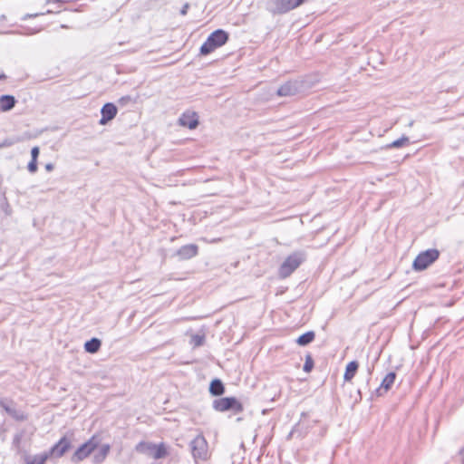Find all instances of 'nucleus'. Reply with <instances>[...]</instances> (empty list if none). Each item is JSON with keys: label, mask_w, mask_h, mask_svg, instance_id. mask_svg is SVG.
Listing matches in <instances>:
<instances>
[{"label": "nucleus", "mask_w": 464, "mask_h": 464, "mask_svg": "<svg viewBox=\"0 0 464 464\" xmlns=\"http://www.w3.org/2000/svg\"><path fill=\"white\" fill-rule=\"evenodd\" d=\"M306 253L299 250L290 254L281 264L278 269L280 278H286L291 276L304 261Z\"/></svg>", "instance_id": "obj_1"}, {"label": "nucleus", "mask_w": 464, "mask_h": 464, "mask_svg": "<svg viewBox=\"0 0 464 464\" xmlns=\"http://www.w3.org/2000/svg\"><path fill=\"white\" fill-rule=\"evenodd\" d=\"M308 87L309 86L306 84V82L304 80L288 81L276 91H273L269 97H272L274 94H276L279 97H291L304 92Z\"/></svg>", "instance_id": "obj_2"}, {"label": "nucleus", "mask_w": 464, "mask_h": 464, "mask_svg": "<svg viewBox=\"0 0 464 464\" xmlns=\"http://www.w3.org/2000/svg\"><path fill=\"white\" fill-rule=\"evenodd\" d=\"M228 39V34L223 30L213 32L200 48L202 55H208L214 50L224 45Z\"/></svg>", "instance_id": "obj_3"}, {"label": "nucleus", "mask_w": 464, "mask_h": 464, "mask_svg": "<svg viewBox=\"0 0 464 464\" xmlns=\"http://www.w3.org/2000/svg\"><path fill=\"white\" fill-rule=\"evenodd\" d=\"M212 408L218 412L232 411L235 414L244 411L243 404L236 397H223L212 402Z\"/></svg>", "instance_id": "obj_4"}, {"label": "nucleus", "mask_w": 464, "mask_h": 464, "mask_svg": "<svg viewBox=\"0 0 464 464\" xmlns=\"http://www.w3.org/2000/svg\"><path fill=\"white\" fill-rule=\"evenodd\" d=\"M135 450L156 459H162L168 455V450L164 443L157 445L153 442L142 440L135 446Z\"/></svg>", "instance_id": "obj_5"}, {"label": "nucleus", "mask_w": 464, "mask_h": 464, "mask_svg": "<svg viewBox=\"0 0 464 464\" xmlns=\"http://www.w3.org/2000/svg\"><path fill=\"white\" fill-rule=\"evenodd\" d=\"M440 257V251L436 248H430L420 252L412 263L415 271H422L434 263Z\"/></svg>", "instance_id": "obj_6"}, {"label": "nucleus", "mask_w": 464, "mask_h": 464, "mask_svg": "<svg viewBox=\"0 0 464 464\" xmlns=\"http://www.w3.org/2000/svg\"><path fill=\"white\" fill-rule=\"evenodd\" d=\"M189 447L191 450V454L195 460H207L208 458V446L207 440L202 434H198L195 439H193Z\"/></svg>", "instance_id": "obj_7"}, {"label": "nucleus", "mask_w": 464, "mask_h": 464, "mask_svg": "<svg viewBox=\"0 0 464 464\" xmlns=\"http://www.w3.org/2000/svg\"><path fill=\"white\" fill-rule=\"evenodd\" d=\"M317 422L315 420H310L307 412H302L299 421L293 427L287 438L289 439L295 434L299 438H304Z\"/></svg>", "instance_id": "obj_8"}, {"label": "nucleus", "mask_w": 464, "mask_h": 464, "mask_svg": "<svg viewBox=\"0 0 464 464\" xmlns=\"http://www.w3.org/2000/svg\"><path fill=\"white\" fill-rule=\"evenodd\" d=\"M304 0H275L268 7L274 14L286 13L303 4Z\"/></svg>", "instance_id": "obj_9"}, {"label": "nucleus", "mask_w": 464, "mask_h": 464, "mask_svg": "<svg viewBox=\"0 0 464 464\" xmlns=\"http://www.w3.org/2000/svg\"><path fill=\"white\" fill-rule=\"evenodd\" d=\"M97 444L92 441V440H89L85 443L82 444L72 454L71 460L73 463H78L87 458L90 454H92L96 449Z\"/></svg>", "instance_id": "obj_10"}, {"label": "nucleus", "mask_w": 464, "mask_h": 464, "mask_svg": "<svg viewBox=\"0 0 464 464\" xmlns=\"http://www.w3.org/2000/svg\"><path fill=\"white\" fill-rule=\"evenodd\" d=\"M198 251L199 247L197 244H187L177 249L173 256H177L179 261H186L197 256Z\"/></svg>", "instance_id": "obj_11"}, {"label": "nucleus", "mask_w": 464, "mask_h": 464, "mask_svg": "<svg viewBox=\"0 0 464 464\" xmlns=\"http://www.w3.org/2000/svg\"><path fill=\"white\" fill-rule=\"evenodd\" d=\"M396 380V372H390L385 375V377L382 379L380 386L374 390V392L372 393V396L376 397H382L384 396L392 387L394 382Z\"/></svg>", "instance_id": "obj_12"}, {"label": "nucleus", "mask_w": 464, "mask_h": 464, "mask_svg": "<svg viewBox=\"0 0 464 464\" xmlns=\"http://www.w3.org/2000/svg\"><path fill=\"white\" fill-rule=\"evenodd\" d=\"M72 447L71 440L66 436L62 437L47 452L49 457L61 458Z\"/></svg>", "instance_id": "obj_13"}, {"label": "nucleus", "mask_w": 464, "mask_h": 464, "mask_svg": "<svg viewBox=\"0 0 464 464\" xmlns=\"http://www.w3.org/2000/svg\"><path fill=\"white\" fill-rule=\"evenodd\" d=\"M14 401L7 398H0V408H2L8 415L14 418L16 420H26V415L21 411H17L13 407Z\"/></svg>", "instance_id": "obj_14"}, {"label": "nucleus", "mask_w": 464, "mask_h": 464, "mask_svg": "<svg viewBox=\"0 0 464 464\" xmlns=\"http://www.w3.org/2000/svg\"><path fill=\"white\" fill-rule=\"evenodd\" d=\"M225 386L220 379H213L208 387V392L212 396H221L225 393Z\"/></svg>", "instance_id": "obj_15"}, {"label": "nucleus", "mask_w": 464, "mask_h": 464, "mask_svg": "<svg viewBox=\"0 0 464 464\" xmlns=\"http://www.w3.org/2000/svg\"><path fill=\"white\" fill-rule=\"evenodd\" d=\"M359 369V362L357 361H352L347 363L343 374L344 382H351Z\"/></svg>", "instance_id": "obj_16"}, {"label": "nucleus", "mask_w": 464, "mask_h": 464, "mask_svg": "<svg viewBox=\"0 0 464 464\" xmlns=\"http://www.w3.org/2000/svg\"><path fill=\"white\" fill-rule=\"evenodd\" d=\"M110 445L109 444H103L100 450L94 453L93 455V463L94 464H101L104 461V459H106L107 455L109 454L110 452Z\"/></svg>", "instance_id": "obj_17"}, {"label": "nucleus", "mask_w": 464, "mask_h": 464, "mask_svg": "<svg viewBox=\"0 0 464 464\" xmlns=\"http://www.w3.org/2000/svg\"><path fill=\"white\" fill-rule=\"evenodd\" d=\"M102 346V341L99 338L92 337L84 343V350L89 353H96Z\"/></svg>", "instance_id": "obj_18"}, {"label": "nucleus", "mask_w": 464, "mask_h": 464, "mask_svg": "<svg viewBox=\"0 0 464 464\" xmlns=\"http://www.w3.org/2000/svg\"><path fill=\"white\" fill-rule=\"evenodd\" d=\"M314 338L315 333L314 331H307L296 339V343L300 346H306L311 343Z\"/></svg>", "instance_id": "obj_19"}, {"label": "nucleus", "mask_w": 464, "mask_h": 464, "mask_svg": "<svg viewBox=\"0 0 464 464\" xmlns=\"http://www.w3.org/2000/svg\"><path fill=\"white\" fill-rule=\"evenodd\" d=\"M410 145V140L407 136L405 135H402L401 138L393 140L392 142L389 143V144H386L383 149L385 150H391V149H393V148H402V147H405V146H408Z\"/></svg>", "instance_id": "obj_20"}, {"label": "nucleus", "mask_w": 464, "mask_h": 464, "mask_svg": "<svg viewBox=\"0 0 464 464\" xmlns=\"http://www.w3.org/2000/svg\"><path fill=\"white\" fill-rule=\"evenodd\" d=\"M48 458L49 454L44 452L34 456H27L25 458V462L26 464H44Z\"/></svg>", "instance_id": "obj_21"}, {"label": "nucleus", "mask_w": 464, "mask_h": 464, "mask_svg": "<svg viewBox=\"0 0 464 464\" xmlns=\"http://www.w3.org/2000/svg\"><path fill=\"white\" fill-rule=\"evenodd\" d=\"M178 124L182 127H188L189 130L196 129L198 124V118H179Z\"/></svg>", "instance_id": "obj_22"}, {"label": "nucleus", "mask_w": 464, "mask_h": 464, "mask_svg": "<svg viewBox=\"0 0 464 464\" xmlns=\"http://www.w3.org/2000/svg\"><path fill=\"white\" fill-rule=\"evenodd\" d=\"M15 100L13 96H2L0 98V108L3 111H6L14 107Z\"/></svg>", "instance_id": "obj_23"}, {"label": "nucleus", "mask_w": 464, "mask_h": 464, "mask_svg": "<svg viewBox=\"0 0 464 464\" xmlns=\"http://www.w3.org/2000/svg\"><path fill=\"white\" fill-rule=\"evenodd\" d=\"M101 111L102 116H115L118 112V107L113 103H106Z\"/></svg>", "instance_id": "obj_24"}, {"label": "nucleus", "mask_w": 464, "mask_h": 464, "mask_svg": "<svg viewBox=\"0 0 464 464\" xmlns=\"http://www.w3.org/2000/svg\"><path fill=\"white\" fill-rule=\"evenodd\" d=\"M205 340L206 337L204 334H196L191 336L190 344L193 345V347H199L205 343Z\"/></svg>", "instance_id": "obj_25"}, {"label": "nucleus", "mask_w": 464, "mask_h": 464, "mask_svg": "<svg viewBox=\"0 0 464 464\" xmlns=\"http://www.w3.org/2000/svg\"><path fill=\"white\" fill-rule=\"evenodd\" d=\"M314 366V359L312 357V354L308 353L305 354V361H304V363L303 366V370H304V372L308 373V372H312Z\"/></svg>", "instance_id": "obj_26"}, {"label": "nucleus", "mask_w": 464, "mask_h": 464, "mask_svg": "<svg viewBox=\"0 0 464 464\" xmlns=\"http://www.w3.org/2000/svg\"><path fill=\"white\" fill-rule=\"evenodd\" d=\"M18 140L7 138L0 142V149L13 146Z\"/></svg>", "instance_id": "obj_27"}, {"label": "nucleus", "mask_w": 464, "mask_h": 464, "mask_svg": "<svg viewBox=\"0 0 464 464\" xmlns=\"http://www.w3.org/2000/svg\"><path fill=\"white\" fill-rule=\"evenodd\" d=\"M27 169L31 173H34L37 170V160H31L27 165Z\"/></svg>", "instance_id": "obj_28"}, {"label": "nucleus", "mask_w": 464, "mask_h": 464, "mask_svg": "<svg viewBox=\"0 0 464 464\" xmlns=\"http://www.w3.org/2000/svg\"><path fill=\"white\" fill-rule=\"evenodd\" d=\"M39 153H40L39 148L37 146L33 147L32 150H31V157H32L31 160H37Z\"/></svg>", "instance_id": "obj_29"}, {"label": "nucleus", "mask_w": 464, "mask_h": 464, "mask_svg": "<svg viewBox=\"0 0 464 464\" xmlns=\"http://www.w3.org/2000/svg\"><path fill=\"white\" fill-rule=\"evenodd\" d=\"M113 118H100L99 124L105 125L111 121Z\"/></svg>", "instance_id": "obj_30"}, {"label": "nucleus", "mask_w": 464, "mask_h": 464, "mask_svg": "<svg viewBox=\"0 0 464 464\" xmlns=\"http://www.w3.org/2000/svg\"><path fill=\"white\" fill-rule=\"evenodd\" d=\"M129 101H130V99H129V98H122V99L119 100V102H118V105H119V106H121V107H122V106H124V105L126 104V102H128Z\"/></svg>", "instance_id": "obj_31"}, {"label": "nucleus", "mask_w": 464, "mask_h": 464, "mask_svg": "<svg viewBox=\"0 0 464 464\" xmlns=\"http://www.w3.org/2000/svg\"><path fill=\"white\" fill-rule=\"evenodd\" d=\"M327 432V428L326 427H322L321 428V430H320V436L321 437H324Z\"/></svg>", "instance_id": "obj_32"}, {"label": "nucleus", "mask_w": 464, "mask_h": 464, "mask_svg": "<svg viewBox=\"0 0 464 464\" xmlns=\"http://www.w3.org/2000/svg\"><path fill=\"white\" fill-rule=\"evenodd\" d=\"M20 440H21V436L20 435H15L14 438V444H19L20 443Z\"/></svg>", "instance_id": "obj_33"}, {"label": "nucleus", "mask_w": 464, "mask_h": 464, "mask_svg": "<svg viewBox=\"0 0 464 464\" xmlns=\"http://www.w3.org/2000/svg\"><path fill=\"white\" fill-rule=\"evenodd\" d=\"M459 454L461 457L462 461L464 462V446L459 450Z\"/></svg>", "instance_id": "obj_34"}, {"label": "nucleus", "mask_w": 464, "mask_h": 464, "mask_svg": "<svg viewBox=\"0 0 464 464\" xmlns=\"http://www.w3.org/2000/svg\"><path fill=\"white\" fill-rule=\"evenodd\" d=\"M45 169H46V170L50 171L53 169V164L48 163V164H46Z\"/></svg>", "instance_id": "obj_35"}, {"label": "nucleus", "mask_w": 464, "mask_h": 464, "mask_svg": "<svg viewBox=\"0 0 464 464\" xmlns=\"http://www.w3.org/2000/svg\"><path fill=\"white\" fill-rule=\"evenodd\" d=\"M187 8H188V5L184 6V8L181 11L182 14H185L187 13Z\"/></svg>", "instance_id": "obj_36"}, {"label": "nucleus", "mask_w": 464, "mask_h": 464, "mask_svg": "<svg viewBox=\"0 0 464 464\" xmlns=\"http://www.w3.org/2000/svg\"><path fill=\"white\" fill-rule=\"evenodd\" d=\"M371 375H372V371H371V370H369V378H368L367 383H368V382H370V380H371Z\"/></svg>", "instance_id": "obj_37"}, {"label": "nucleus", "mask_w": 464, "mask_h": 464, "mask_svg": "<svg viewBox=\"0 0 464 464\" xmlns=\"http://www.w3.org/2000/svg\"><path fill=\"white\" fill-rule=\"evenodd\" d=\"M413 123H414V121H411L408 123V126H410V127H411V126H412V125H413Z\"/></svg>", "instance_id": "obj_38"}, {"label": "nucleus", "mask_w": 464, "mask_h": 464, "mask_svg": "<svg viewBox=\"0 0 464 464\" xmlns=\"http://www.w3.org/2000/svg\"><path fill=\"white\" fill-rule=\"evenodd\" d=\"M358 394L360 396V399H362V394H361V391L360 390L358 391Z\"/></svg>", "instance_id": "obj_39"}]
</instances>
